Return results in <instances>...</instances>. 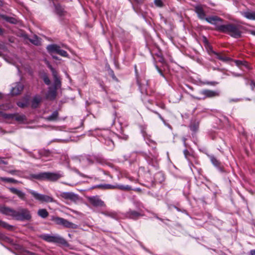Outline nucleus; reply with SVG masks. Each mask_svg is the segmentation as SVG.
<instances>
[{
    "label": "nucleus",
    "instance_id": "23",
    "mask_svg": "<svg viewBox=\"0 0 255 255\" xmlns=\"http://www.w3.org/2000/svg\"><path fill=\"white\" fill-rule=\"evenodd\" d=\"M199 126V122L194 120L191 122L189 127L192 131L196 132L198 130Z\"/></svg>",
    "mask_w": 255,
    "mask_h": 255
},
{
    "label": "nucleus",
    "instance_id": "2",
    "mask_svg": "<svg viewBox=\"0 0 255 255\" xmlns=\"http://www.w3.org/2000/svg\"><path fill=\"white\" fill-rule=\"evenodd\" d=\"M62 177H63V174L60 172H44L38 174H30L28 178L30 180L34 179L38 180H47L51 182H55Z\"/></svg>",
    "mask_w": 255,
    "mask_h": 255
},
{
    "label": "nucleus",
    "instance_id": "44",
    "mask_svg": "<svg viewBox=\"0 0 255 255\" xmlns=\"http://www.w3.org/2000/svg\"><path fill=\"white\" fill-rule=\"evenodd\" d=\"M111 75H112V77L113 78V79L116 80V81H118V79L117 78V77H116V76L115 75L114 73V72L113 71H112V74H111Z\"/></svg>",
    "mask_w": 255,
    "mask_h": 255
},
{
    "label": "nucleus",
    "instance_id": "56",
    "mask_svg": "<svg viewBox=\"0 0 255 255\" xmlns=\"http://www.w3.org/2000/svg\"><path fill=\"white\" fill-rule=\"evenodd\" d=\"M2 94L0 93V99L2 98Z\"/></svg>",
    "mask_w": 255,
    "mask_h": 255
},
{
    "label": "nucleus",
    "instance_id": "43",
    "mask_svg": "<svg viewBox=\"0 0 255 255\" xmlns=\"http://www.w3.org/2000/svg\"><path fill=\"white\" fill-rule=\"evenodd\" d=\"M1 163L7 164V162L6 161H5L2 158H0V164Z\"/></svg>",
    "mask_w": 255,
    "mask_h": 255
},
{
    "label": "nucleus",
    "instance_id": "12",
    "mask_svg": "<svg viewBox=\"0 0 255 255\" xmlns=\"http://www.w3.org/2000/svg\"><path fill=\"white\" fill-rule=\"evenodd\" d=\"M89 201L90 203L95 207L105 206L104 202L97 196H93L89 198Z\"/></svg>",
    "mask_w": 255,
    "mask_h": 255
},
{
    "label": "nucleus",
    "instance_id": "18",
    "mask_svg": "<svg viewBox=\"0 0 255 255\" xmlns=\"http://www.w3.org/2000/svg\"><path fill=\"white\" fill-rule=\"evenodd\" d=\"M23 85L20 83H18L16 84L15 87L12 88L11 91V94L13 95H18L23 90Z\"/></svg>",
    "mask_w": 255,
    "mask_h": 255
},
{
    "label": "nucleus",
    "instance_id": "52",
    "mask_svg": "<svg viewBox=\"0 0 255 255\" xmlns=\"http://www.w3.org/2000/svg\"><path fill=\"white\" fill-rule=\"evenodd\" d=\"M138 3H141L142 2V0H135Z\"/></svg>",
    "mask_w": 255,
    "mask_h": 255
},
{
    "label": "nucleus",
    "instance_id": "9",
    "mask_svg": "<svg viewBox=\"0 0 255 255\" xmlns=\"http://www.w3.org/2000/svg\"><path fill=\"white\" fill-rule=\"evenodd\" d=\"M201 94L204 96L203 98L195 97L194 98L200 100L201 99H205L206 98H212L219 96V92L216 91L205 89L201 91Z\"/></svg>",
    "mask_w": 255,
    "mask_h": 255
},
{
    "label": "nucleus",
    "instance_id": "47",
    "mask_svg": "<svg viewBox=\"0 0 255 255\" xmlns=\"http://www.w3.org/2000/svg\"><path fill=\"white\" fill-rule=\"evenodd\" d=\"M3 33V30L0 27V35H2Z\"/></svg>",
    "mask_w": 255,
    "mask_h": 255
},
{
    "label": "nucleus",
    "instance_id": "32",
    "mask_svg": "<svg viewBox=\"0 0 255 255\" xmlns=\"http://www.w3.org/2000/svg\"><path fill=\"white\" fill-rule=\"evenodd\" d=\"M54 85L52 86L55 87L56 89L60 87L61 86V81L59 77L54 78Z\"/></svg>",
    "mask_w": 255,
    "mask_h": 255
},
{
    "label": "nucleus",
    "instance_id": "6",
    "mask_svg": "<svg viewBox=\"0 0 255 255\" xmlns=\"http://www.w3.org/2000/svg\"><path fill=\"white\" fill-rule=\"evenodd\" d=\"M28 192L35 200L41 203H51L55 201L54 199L50 196L41 194L30 189L28 190Z\"/></svg>",
    "mask_w": 255,
    "mask_h": 255
},
{
    "label": "nucleus",
    "instance_id": "36",
    "mask_svg": "<svg viewBox=\"0 0 255 255\" xmlns=\"http://www.w3.org/2000/svg\"><path fill=\"white\" fill-rule=\"evenodd\" d=\"M107 184H100L94 186H93L91 188V189H93L95 188H99V189H108L107 186H106Z\"/></svg>",
    "mask_w": 255,
    "mask_h": 255
},
{
    "label": "nucleus",
    "instance_id": "59",
    "mask_svg": "<svg viewBox=\"0 0 255 255\" xmlns=\"http://www.w3.org/2000/svg\"><path fill=\"white\" fill-rule=\"evenodd\" d=\"M159 71L160 73L161 74V75H162V73L161 71L159 69Z\"/></svg>",
    "mask_w": 255,
    "mask_h": 255
},
{
    "label": "nucleus",
    "instance_id": "4",
    "mask_svg": "<svg viewBox=\"0 0 255 255\" xmlns=\"http://www.w3.org/2000/svg\"><path fill=\"white\" fill-rule=\"evenodd\" d=\"M40 238L43 240L49 242L58 244L66 247L68 246V243L63 238L59 236H52L48 234L41 235Z\"/></svg>",
    "mask_w": 255,
    "mask_h": 255
},
{
    "label": "nucleus",
    "instance_id": "57",
    "mask_svg": "<svg viewBox=\"0 0 255 255\" xmlns=\"http://www.w3.org/2000/svg\"><path fill=\"white\" fill-rule=\"evenodd\" d=\"M2 1H1V0H0V5H2Z\"/></svg>",
    "mask_w": 255,
    "mask_h": 255
},
{
    "label": "nucleus",
    "instance_id": "16",
    "mask_svg": "<svg viewBox=\"0 0 255 255\" xmlns=\"http://www.w3.org/2000/svg\"><path fill=\"white\" fill-rule=\"evenodd\" d=\"M9 190L11 193L16 195L21 200H26L25 194L21 191L13 187L9 188Z\"/></svg>",
    "mask_w": 255,
    "mask_h": 255
},
{
    "label": "nucleus",
    "instance_id": "41",
    "mask_svg": "<svg viewBox=\"0 0 255 255\" xmlns=\"http://www.w3.org/2000/svg\"><path fill=\"white\" fill-rule=\"evenodd\" d=\"M51 72L54 78L58 77L57 72L53 68H51Z\"/></svg>",
    "mask_w": 255,
    "mask_h": 255
},
{
    "label": "nucleus",
    "instance_id": "5",
    "mask_svg": "<svg viewBox=\"0 0 255 255\" xmlns=\"http://www.w3.org/2000/svg\"><path fill=\"white\" fill-rule=\"evenodd\" d=\"M51 221H53L56 224L61 225L66 228L75 229L78 227L77 225L69 222L66 219L59 217L52 216Z\"/></svg>",
    "mask_w": 255,
    "mask_h": 255
},
{
    "label": "nucleus",
    "instance_id": "31",
    "mask_svg": "<svg viewBox=\"0 0 255 255\" xmlns=\"http://www.w3.org/2000/svg\"><path fill=\"white\" fill-rule=\"evenodd\" d=\"M14 119L15 121L18 122H23L25 120V117L23 115H19L17 114H14Z\"/></svg>",
    "mask_w": 255,
    "mask_h": 255
},
{
    "label": "nucleus",
    "instance_id": "55",
    "mask_svg": "<svg viewBox=\"0 0 255 255\" xmlns=\"http://www.w3.org/2000/svg\"><path fill=\"white\" fill-rule=\"evenodd\" d=\"M252 85L254 86L255 87V83L254 82H252Z\"/></svg>",
    "mask_w": 255,
    "mask_h": 255
},
{
    "label": "nucleus",
    "instance_id": "40",
    "mask_svg": "<svg viewBox=\"0 0 255 255\" xmlns=\"http://www.w3.org/2000/svg\"><path fill=\"white\" fill-rule=\"evenodd\" d=\"M203 84H205V85H212V86H215L217 84H218V82H215V81H211V82L205 81V82H204L203 83Z\"/></svg>",
    "mask_w": 255,
    "mask_h": 255
},
{
    "label": "nucleus",
    "instance_id": "11",
    "mask_svg": "<svg viewBox=\"0 0 255 255\" xmlns=\"http://www.w3.org/2000/svg\"><path fill=\"white\" fill-rule=\"evenodd\" d=\"M194 11L197 14L198 17L201 20H205L207 18L203 5L199 4L194 6Z\"/></svg>",
    "mask_w": 255,
    "mask_h": 255
},
{
    "label": "nucleus",
    "instance_id": "61",
    "mask_svg": "<svg viewBox=\"0 0 255 255\" xmlns=\"http://www.w3.org/2000/svg\"><path fill=\"white\" fill-rule=\"evenodd\" d=\"M1 55V53L0 52V56Z\"/></svg>",
    "mask_w": 255,
    "mask_h": 255
},
{
    "label": "nucleus",
    "instance_id": "10",
    "mask_svg": "<svg viewBox=\"0 0 255 255\" xmlns=\"http://www.w3.org/2000/svg\"><path fill=\"white\" fill-rule=\"evenodd\" d=\"M60 197L65 200H70L76 202L79 200V196L77 194L72 192H64L60 194Z\"/></svg>",
    "mask_w": 255,
    "mask_h": 255
},
{
    "label": "nucleus",
    "instance_id": "29",
    "mask_svg": "<svg viewBox=\"0 0 255 255\" xmlns=\"http://www.w3.org/2000/svg\"><path fill=\"white\" fill-rule=\"evenodd\" d=\"M58 116V112L57 111L53 112L51 115L47 117V120L49 121H55Z\"/></svg>",
    "mask_w": 255,
    "mask_h": 255
},
{
    "label": "nucleus",
    "instance_id": "39",
    "mask_svg": "<svg viewBox=\"0 0 255 255\" xmlns=\"http://www.w3.org/2000/svg\"><path fill=\"white\" fill-rule=\"evenodd\" d=\"M154 4L158 7H162L163 5L161 0H154Z\"/></svg>",
    "mask_w": 255,
    "mask_h": 255
},
{
    "label": "nucleus",
    "instance_id": "20",
    "mask_svg": "<svg viewBox=\"0 0 255 255\" xmlns=\"http://www.w3.org/2000/svg\"><path fill=\"white\" fill-rule=\"evenodd\" d=\"M137 83L139 86V88L140 89V92L142 94L147 95V87L148 86L147 82H146L145 84H142L138 78L137 77Z\"/></svg>",
    "mask_w": 255,
    "mask_h": 255
},
{
    "label": "nucleus",
    "instance_id": "30",
    "mask_svg": "<svg viewBox=\"0 0 255 255\" xmlns=\"http://www.w3.org/2000/svg\"><path fill=\"white\" fill-rule=\"evenodd\" d=\"M0 180L2 181L12 183H17L19 182L17 180L11 178L1 177Z\"/></svg>",
    "mask_w": 255,
    "mask_h": 255
},
{
    "label": "nucleus",
    "instance_id": "38",
    "mask_svg": "<svg viewBox=\"0 0 255 255\" xmlns=\"http://www.w3.org/2000/svg\"><path fill=\"white\" fill-rule=\"evenodd\" d=\"M43 80L44 82L46 85H48L50 84V80L49 77L47 76V75H44L43 77Z\"/></svg>",
    "mask_w": 255,
    "mask_h": 255
},
{
    "label": "nucleus",
    "instance_id": "3",
    "mask_svg": "<svg viewBox=\"0 0 255 255\" xmlns=\"http://www.w3.org/2000/svg\"><path fill=\"white\" fill-rule=\"evenodd\" d=\"M218 31L229 34L236 38L241 37V26L233 23L223 24V26H219Z\"/></svg>",
    "mask_w": 255,
    "mask_h": 255
},
{
    "label": "nucleus",
    "instance_id": "48",
    "mask_svg": "<svg viewBox=\"0 0 255 255\" xmlns=\"http://www.w3.org/2000/svg\"><path fill=\"white\" fill-rule=\"evenodd\" d=\"M52 58L55 60H59L58 57L54 55H52Z\"/></svg>",
    "mask_w": 255,
    "mask_h": 255
},
{
    "label": "nucleus",
    "instance_id": "24",
    "mask_svg": "<svg viewBox=\"0 0 255 255\" xmlns=\"http://www.w3.org/2000/svg\"><path fill=\"white\" fill-rule=\"evenodd\" d=\"M242 14L248 19L255 20V12L254 11H245L242 12Z\"/></svg>",
    "mask_w": 255,
    "mask_h": 255
},
{
    "label": "nucleus",
    "instance_id": "25",
    "mask_svg": "<svg viewBox=\"0 0 255 255\" xmlns=\"http://www.w3.org/2000/svg\"><path fill=\"white\" fill-rule=\"evenodd\" d=\"M41 98L40 97H39V96L35 97L32 101L31 107L34 109L37 108L38 106V105L40 103V102H41Z\"/></svg>",
    "mask_w": 255,
    "mask_h": 255
},
{
    "label": "nucleus",
    "instance_id": "22",
    "mask_svg": "<svg viewBox=\"0 0 255 255\" xmlns=\"http://www.w3.org/2000/svg\"><path fill=\"white\" fill-rule=\"evenodd\" d=\"M55 12L59 16H61L64 15L66 11L64 10V8L60 4H56L55 5Z\"/></svg>",
    "mask_w": 255,
    "mask_h": 255
},
{
    "label": "nucleus",
    "instance_id": "26",
    "mask_svg": "<svg viewBox=\"0 0 255 255\" xmlns=\"http://www.w3.org/2000/svg\"><path fill=\"white\" fill-rule=\"evenodd\" d=\"M37 214L42 218H46L49 216V213L45 209L38 210Z\"/></svg>",
    "mask_w": 255,
    "mask_h": 255
},
{
    "label": "nucleus",
    "instance_id": "35",
    "mask_svg": "<svg viewBox=\"0 0 255 255\" xmlns=\"http://www.w3.org/2000/svg\"><path fill=\"white\" fill-rule=\"evenodd\" d=\"M14 114H5L3 113L2 118L7 120H13L14 119Z\"/></svg>",
    "mask_w": 255,
    "mask_h": 255
},
{
    "label": "nucleus",
    "instance_id": "58",
    "mask_svg": "<svg viewBox=\"0 0 255 255\" xmlns=\"http://www.w3.org/2000/svg\"><path fill=\"white\" fill-rule=\"evenodd\" d=\"M252 33L253 35H255V31H252Z\"/></svg>",
    "mask_w": 255,
    "mask_h": 255
},
{
    "label": "nucleus",
    "instance_id": "54",
    "mask_svg": "<svg viewBox=\"0 0 255 255\" xmlns=\"http://www.w3.org/2000/svg\"><path fill=\"white\" fill-rule=\"evenodd\" d=\"M3 221H1V220H0V226H2V223H3Z\"/></svg>",
    "mask_w": 255,
    "mask_h": 255
},
{
    "label": "nucleus",
    "instance_id": "19",
    "mask_svg": "<svg viewBox=\"0 0 255 255\" xmlns=\"http://www.w3.org/2000/svg\"><path fill=\"white\" fill-rule=\"evenodd\" d=\"M127 217L132 219L136 220L142 215L140 213L133 210H129L126 214Z\"/></svg>",
    "mask_w": 255,
    "mask_h": 255
},
{
    "label": "nucleus",
    "instance_id": "53",
    "mask_svg": "<svg viewBox=\"0 0 255 255\" xmlns=\"http://www.w3.org/2000/svg\"><path fill=\"white\" fill-rule=\"evenodd\" d=\"M3 114V112L0 111V116L2 117Z\"/></svg>",
    "mask_w": 255,
    "mask_h": 255
},
{
    "label": "nucleus",
    "instance_id": "7",
    "mask_svg": "<svg viewBox=\"0 0 255 255\" xmlns=\"http://www.w3.org/2000/svg\"><path fill=\"white\" fill-rule=\"evenodd\" d=\"M47 49L49 53L51 54L53 53H56L60 55L61 56L64 57H68V54L67 52L62 49L60 46L57 44H50L47 46Z\"/></svg>",
    "mask_w": 255,
    "mask_h": 255
},
{
    "label": "nucleus",
    "instance_id": "21",
    "mask_svg": "<svg viewBox=\"0 0 255 255\" xmlns=\"http://www.w3.org/2000/svg\"><path fill=\"white\" fill-rule=\"evenodd\" d=\"M0 17L7 22L11 24H16L18 22L16 18L13 17L8 16L6 15L1 14L0 15Z\"/></svg>",
    "mask_w": 255,
    "mask_h": 255
},
{
    "label": "nucleus",
    "instance_id": "51",
    "mask_svg": "<svg viewBox=\"0 0 255 255\" xmlns=\"http://www.w3.org/2000/svg\"><path fill=\"white\" fill-rule=\"evenodd\" d=\"M4 47V45H2L1 44H0V49H3Z\"/></svg>",
    "mask_w": 255,
    "mask_h": 255
},
{
    "label": "nucleus",
    "instance_id": "27",
    "mask_svg": "<svg viewBox=\"0 0 255 255\" xmlns=\"http://www.w3.org/2000/svg\"><path fill=\"white\" fill-rule=\"evenodd\" d=\"M40 156L48 157L51 155V152L47 149H42L38 152Z\"/></svg>",
    "mask_w": 255,
    "mask_h": 255
},
{
    "label": "nucleus",
    "instance_id": "1",
    "mask_svg": "<svg viewBox=\"0 0 255 255\" xmlns=\"http://www.w3.org/2000/svg\"><path fill=\"white\" fill-rule=\"evenodd\" d=\"M0 212L6 215L11 216L19 221H29L32 218L30 211L27 208L19 207L16 211L9 207L3 206L0 207Z\"/></svg>",
    "mask_w": 255,
    "mask_h": 255
},
{
    "label": "nucleus",
    "instance_id": "42",
    "mask_svg": "<svg viewBox=\"0 0 255 255\" xmlns=\"http://www.w3.org/2000/svg\"><path fill=\"white\" fill-rule=\"evenodd\" d=\"M8 173L11 174H16L17 173L19 172V171L17 170H7L6 171Z\"/></svg>",
    "mask_w": 255,
    "mask_h": 255
},
{
    "label": "nucleus",
    "instance_id": "17",
    "mask_svg": "<svg viewBox=\"0 0 255 255\" xmlns=\"http://www.w3.org/2000/svg\"><path fill=\"white\" fill-rule=\"evenodd\" d=\"M106 186H107L108 189H118L123 191H130L131 190V187L128 185H112L107 184Z\"/></svg>",
    "mask_w": 255,
    "mask_h": 255
},
{
    "label": "nucleus",
    "instance_id": "50",
    "mask_svg": "<svg viewBox=\"0 0 255 255\" xmlns=\"http://www.w3.org/2000/svg\"><path fill=\"white\" fill-rule=\"evenodd\" d=\"M17 105H18V106L19 107H23V106H24V105H23V104L18 103V104H17Z\"/></svg>",
    "mask_w": 255,
    "mask_h": 255
},
{
    "label": "nucleus",
    "instance_id": "15",
    "mask_svg": "<svg viewBox=\"0 0 255 255\" xmlns=\"http://www.w3.org/2000/svg\"><path fill=\"white\" fill-rule=\"evenodd\" d=\"M9 190L11 193L16 195L21 200H26L25 194L21 191L13 187L9 188Z\"/></svg>",
    "mask_w": 255,
    "mask_h": 255
},
{
    "label": "nucleus",
    "instance_id": "8",
    "mask_svg": "<svg viewBox=\"0 0 255 255\" xmlns=\"http://www.w3.org/2000/svg\"><path fill=\"white\" fill-rule=\"evenodd\" d=\"M206 21L208 23L215 25V29L218 31V27L223 26L222 22L223 20L218 16H212L207 17Z\"/></svg>",
    "mask_w": 255,
    "mask_h": 255
},
{
    "label": "nucleus",
    "instance_id": "14",
    "mask_svg": "<svg viewBox=\"0 0 255 255\" xmlns=\"http://www.w3.org/2000/svg\"><path fill=\"white\" fill-rule=\"evenodd\" d=\"M210 54H214L216 56V58L218 59H219L221 61H222L223 62H227L228 61L231 60V58L225 56L223 54L218 53L215 51H214L212 49H210Z\"/></svg>",
    "mask_w": 255,
    "mask_h": 255
},
{
    "label": "nucleus",
    "instance_id": "60",
    "mask_svg": "<svg viewBox=\"0 0 255 255\" xmlns=\"http://www.w3.org/2000/svg\"><path fill=\"white\" fill-rule=\"evenodd\" d=\"M49 67L50 68L51 70V68H53L51 66H49Z\"/></svg>",
    "mask_w": 255,
    "mask_h": 255
},
{
    "label": "nucleus",
    "instance_id": "49",
    "mask_svg": "<svg viewBox=\"0 0 255 255\" xmlns=\"http://www.w3.org/2000/svg\"><path fill=\"white\" fill-rule=\"evenodd\" d=\"M4 105H1L0 106V110H6V109L4 108Z\"/></svg>",
    "mask_w": 255,
    "mask_h": 255
},
{
    "label": "nucleus",
    "instance_id": "45",
    "mask_svg": "<svg viewBox=\"0 0 255 255\" xmlns=\"http://www.w3.org/2000/svg\"><path fill=\"white\" fill-rule=\"evenodd\" d=\"M250 255H255V250H252L250 252Z\"/></svg>",
    "mask_w": 255,
    "mask_h": 255
},
{
    "label": "nucleus",
    "instance_id": "34",
    "mask_svg": "<svg viewBox=\"0 0 255 255\" xmlns=\"http://www.w3.org/2000/svg\"><path fill=\"white\" fill-rule=\"evenodd\" d=\"M234 62L236 63V65L238 67H240L242 65L247 66V62L245 61L235 60H234Z\"/></svg>",
    "mask_w": 255,
    "mask_h": 255
},
{
    "label": "nucleus",
    "instance_id": "46",
    "mask_svg": "<svg viewBox=\"0 0 255 255\" xmlns=\"http://www.w3.org/2000/svg\"><path fill=\"white\" fill-rule=\"evenodd\" d=\"M184 154H185V156H186V157H187V155H188V154H189V152H188V151L187 150H185L184 151Z\"/></svg>",
    "mask_w": 255,
    "mask_h": 255
},
{
    "label": "nucleus",
    "instance_id": "33",
    "mask_svg": "<svg viewBox=\"0 0 255 255\" xmlns=\"http://www.w3.org/2000/svg\"><path fill=\"white\" fill-rule=\"evenodd\" d=\"M210 159L212 163L216 166H219L220 165V161L214 156H210Z\"/></svg>",
    "mask_w": 255,
    "mask_h": 255
},
{
    "label": "nucleus",
    "instance_id": "13",
    "mask_svg": "<svg viewBox=\"0 0 255 255\" xmlns=\"http://www.w3.org/2000/svg\"><path fill=\"white\" fill-rule=\"evenodd\" d=\"M57 90L55 87H50L46 94V98L50 100L55 99L57 95Z\"/></svg>",
    "mask_w": 255,
    "mask_h": 255
},
{
    "label": "nucleus",
    "instance_id": "28",
    "mask_svg": "<svg viewBox=\"0 0 255 255\" xmlns=\"http://www.w3.org/2000/svg\"><path fill=\"white\" fill-rule=\"evenodd\" d=\"M29 40L35 45H39L40 44V41L36 35H35L32 38L29 39Z\"/></svg>",
    "mask_w": 255,
    "mask_h": 255
},
{
    "label": "nucleus",
    "instance_id": "37",
    "mask_svg": "<svg viewBox=\"0 0 255 255\" xmlns=\"http://www.w3.org/2000/svg\"><path fill=\"white\" fill-rule=\"evenodd\" d=\"M1 227L5 229H6L8 230H11L13 228L12 226L9 225L7 223H6V222H3Z\"/></svg>",
    "mask_w": 255,
    "mask_h": 255
}]
</instances>
